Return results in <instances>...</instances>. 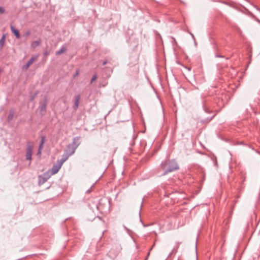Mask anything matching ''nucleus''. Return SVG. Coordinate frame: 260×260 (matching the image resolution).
<instances>
[{"mask_svg":"<svg viewBox=\"0 0 260 260\" xmlns=\"http://www.w3.org/2000/svg\"><path fill=\"white\" fill-rule=\"evenodd\" d=\"M14 115V111L13 109L10 110L9 114L8 116V120L9 121L13 120V117Z\"/></svg>","mask_w":260,"mask_h":260,"instance_id":"nucleus-13","label":"nucleus"},{"mask_svg":"<svg viewBox=\"0 0 260 260\" xmlns=\"http://www.w3.org/2000/svg\"><path fill=\"white\" fill-rule=\"evenodd\" d=\"M76 149H77V145L74 146V144H69L67 146V149L65 150L64 152H66L69 155H72L75 153Z\"/></svg>","mask_w":260,"mask_h":260,"instance_id":"nucleus-6","label":"nucleus"},{"mask_svg":"<svg viewBox=\"0 0 260 260\" xmlns=\"http://www.w3.org/2000/svg\"><path fill=\"white\" fill-rule=\"evenodd\" d=\"M216 57H224V56H222V55H217Z\"/></svg>","mask_w":260,"mask_h":260,"instance_id":"nucleus-25","label":"nucleus"},{"mask_svg":"<svg viewBox=\"0 0 260 260\" xmlns=\"http://www.w3.org/2000/svg\"><path fill=\"white\" fill-rule=\"evenodd\" d=\"M161 168L164 171L162 175H166L170 172L178 170L179 166L174 159H168L161 162Z\"/></svg>","mask_w":260,"mask_h":260,"instance_id":"nucleus-1","label":"nucleus"},{"mask_svg":"<svg viewBox=\"0 0 260 260\" xmlns=\"http://www.w3.org/2000/svg\"><path fill=\"white\" fill-rule=\"evenodd\" d=\"M80 99L81 96L80 94H77L74 96L75 102L73 107L75 110H76L78 108Z\"/></svg>","mask_w":260,"mask_h":260,"instance_id":"nucleus-8","label":"nucleus"},{"mask_svg":"<svg viewBox=\"0 0 260 260\" xmlns=\"http://www.w3.org/2000/svg\"><path fill=\"white\" fill-rule=\"evenodd\" d=\"M67 49L64 47L62 46L59 50L55 52L56 55H59L66 51Z\"/></svg>","mask_w":260,"mask_h":260,"instance_id":"nucleus-15","label":"nucleus"},{"mask_svg":"<svg viewBox=\"0 0 260 260\" xmlns=\"http://www.w3.org/2000/svg\"><path fill=\"white\" fill-rule=\"evenodd\" d=\"M97 79L96 75H94L91 80L90 83H92Z\"/></svg>","mask_w":260,"mask_h":260,"instance_id":"nucleus-18","label":"nucleus"},{"mask_svg":"<svg viewBox=\"0 0 260 260\" xmlns=\"http://www.w3.org/2000/svg\"><path fill=\"white\" fill-rule=\"evenodd\" d=\"M62 165H61L58 161H57V164L54 165L52 166V168L50 170H49L48 171L50 172V174H51V176L56 174L60 169L61 168Z\"/></svg>","mask_w":260,"mask_h":260,"instance_id":"nucleus-5","label":"nucleus"},{"mask_svg":"<svg viewBox=\"0 0 260 260\" xmlns=\"http://www.w3.org/2000/svg\"><path fill=\"white\" fill-rule=\"evenodd\" d=\"M41 41L40 40L33 41L31 43V47L35 48L38 47V46H39L41 44Z\"/></svg>","mask_w":260,"mask_h":260,"instance_id":"nucleus-12","label":"nucleus"},{"mask_svg":"<svg viewBox=\"0 0 260 260\" xmlns=\"http://www.w3.org/2000/svg\"><path fill=\"white\" fill-rule=\"evenodd\" d=\"M5 41V36L3 35L0 40V48L2 49L4 46Z\"/></svg>","mask_w":260,"mask_h":260,"instance_id":"nucleus-17","label":"nucleus"},{"mask_svg":"<svg viewBox=\"0 0 260 260\" xmlns=\"http://www.w3.org/2000/svg\"><path fill=\"white\" fill-rule=\"evenodd\" d=\"M107 63V60H105L103 62V65H105Z\"/></svg>","mask_w":260,"mask_h":260,"instance_id":"nucleus-24","label":"nucleus"},{"mask_svg":"<svg viewBox=\"0 0 260 260\" xmlns=\"http://www.w3.org/2000/svg\"><path fill=\"white\" fill-rule=\"evenodd\" d=\"M42 150V149H40V148H39L37 155H41Z\"/></svg>","mask_w":260,"mask_h":260,"instance_id":"nucleus-22","label":"nucleus"},{"mask_svg":"<svg viewBox=\"0 0 260 260\" xmlns=\"http://www.w3.org/2000/svg\"><path fill=\"white\" fill-rule=\"evenodd\" d=\"M45 137L42 136L41 138V141H40V143L39 147V148H40V149H43V147H44V144L45 143Z\"/></svg>","mask_w":260,"mask_h":260,"instance_id":"nucleus-14","label":"nucleus"},{"mask_svg":"<svg viewBox=\"0 0 260 260\" xmlns=\"http://www.w3.org/2000/svg\"><path fill=\"white\" fill-rule=\"evenodd\" d=\"M11 31L15 35L16 37L18 39L20 38V36L18 30L16 29L13 26H11Z\"/></svg>","mask_w":260,"mask_h":260,"instance_id":"nucleus-10","label":"nucleus"},{"mask_svg":"<svg viewBox=\"0 0 260 260\" xmlns=\"http://www.w3.org/2000/svg\"><path fill=\"white\" fill-rule=\"evenodd\" d=\"M122 247L120 244L114 245L109 252V256L112 258H116L121 252Z\"/></svg>","mask_w":260,"mask_h":260,"instance_id":"nucleus-2","label":"nucleus"},{"mask_svg":"<svg viewBox=\"0 0 260 260\" xmlns=\"http://www.w3.org/2000/svg\"><path fill=\"white\" fill-rule=\"evenodd\" d=\"M49 171H47L42 175L38 176V185L41 186L46 182L51 177Z\"/></svg>","mask_w":260,"mask_h":260,"instance_id":"nucleus-3","label":"nucleus"},{"mask_svg":"<svg viewBox=\"0 0 260 260\" xmlns=\"http://www.w3.org/2000/svg\"><path fill=\"white\" fill-rule=\"evenodd\" d=\"M5 12V9L2 7H0V14H3Z\"/></svg>","mask_w":260,"mask_h":260,"instance_id":"nucleus-19","label":"nucleus"},{"mask_svg":"<svg viewBox=\"0 0 260 260\" xmlns=\"http://www.w3.org/2000/svg\"><path fill=\"white\" fill-rule=\"evenodd\" d=\"M79 72V70H77L73 75L74 78H76L78 75Z\"/></svg>","mask_w":260,"mask_h":260,"instance_id":"nucleus-20","label":"nucleus"},{"mask_svg":"<svg viewBox=\"0 0 260 260\" xmlns=\"http://www.w3.org/2000/svg\"><path fill=\"white\" fill-rule=\"evenodd\" d=\"M190 35H191V36L193 38H194V36L192 34L190 33Z\"/></svg>","mask_w":260,"mask_h":260,"instance_id":"nucleus-26","label":"nucleus"},{"mask_svg":"<svg viewBox=\"0 0 260 260\" xmlns=\"http://www.w3.org/2000/svg\"><path fill=\"white\" fill-rule=\"evenodd\" d=\"M49 54V52H48V51H45V52H44V55L45 56H47V55H48Z\"/></svg>","mask_w":260,"mask_h":260,"instance_id":"nucleus-23","label":"nucleus"},{"mask_svg":"<svg viewBox=\"0 0 260 260\" xmlns=\"http://www.w3.org/2000/svg\"><path fill=\"white\" fill-rule=\"evenodd\" d=\"M38 57V55L33 56H32L30 59L27 61V62L22 67V69L23 70H27L29 66L35 61H36Z\"/></svg>","mask_w":260,"mask_h":260,"instance_id":"nucleus-7","label":"nucleus"},{"mask_svg":"<svg viewBox=\"0 0 260 260\" xmlns=\"http://www.w3.org/2000/svg\"><path fill=\"white\" fill-rule=\"evenodd\" d=\"M47 100L45 99L44 100L43 103L40 106V111L41 112L45 111L46 107H47Z\"/></svg>","mask_w":260,"mask_h":260,"instance_id":"nucleus-11","label":"nucleus"},{"mask_svg":"<svg viewBox=\"0 0 260 260\" xmlns=\"http://www.w3.org/2000/svg\"><path fill=\"white\" fill-rule=\"evenodd\" d=\"M32 144L30 143H28V145L26 148V159L27 160H29L31 161V155L32 154ZM30 164V161H29V164Z\"/></svg>","mask_w":260,"mask_h":260,"instance_id":"nucleus-4","label":"nucleus"},{"mask_svg":"<svg viewBox=\"0 0 260 260\" xmlns=\"http://www.w3.org/2000/svg\"><path fill=\"white\" fill-rule=\"evenodd\" d=\"M71 155H69V154H68L67 153H66V152H64V154L62 155V157L61 159H59V160H58L57 161L61 164L62 165V164H63V162L66 161L68 158H69V156H70Z\"/></svg>","mask_w":260,"mask_h":260,"instance_id":"nucleus-9","label":"nucleus"},{"mask_svg":"<svg viewBox=\"0 0 260 260\" xmlns=\"http://www.w3.org/2000/svg\"><path fill=\"white\" fill-rule=\"evenodd\" d=\"M79 140V137H75L74 138L73 142L71 144H74V146L77 145V148L79 145V143L78 142V140Z\"/></svg>","mask_w":260,"mask_h":260,"instance_id":"nucleus-16","label":"nucleus"},{"mask_svg":"<svg viewBox=\"0 0 260 260\" xmlns=\"http://www.w3.org/2000/svg\"><path fill=\"white\" fill-rule=\"evenodd\" d=\"M30 35V32L29 31H26L24 34V36L25 37H27L28 36H29Z\"/></svg>","mask_w":260,"mask_h":260,"instance_id":"nucleus-21","label":"nucleus"}]
</instances>
